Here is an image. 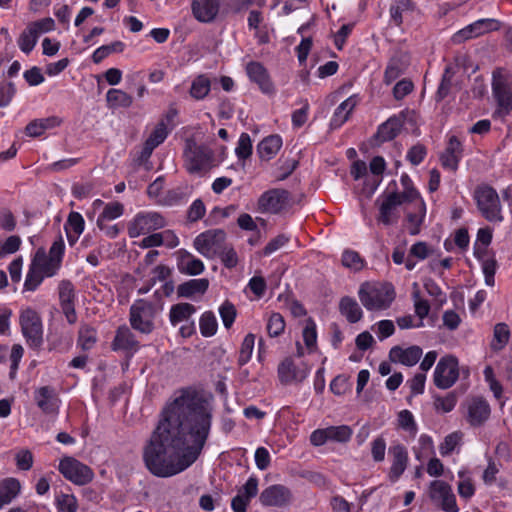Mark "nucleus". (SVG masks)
<instances>
[{
  "mask_svg": "<svg viewBox=\"0 0 512 512\" xmlns=\"http://www.w3.org/2000/svg\"><path fill=\"white\" fill-rule=\"evenodd\" d=\"M212 407L191 389L175 394L163 408L159 422L143 450L147 469L170 477L190 467L210 434Z\"/></svg>",
  "mask_w": 512,
  "mask_h": 512,
  "instance_id": "nucleus-1",
  "label": "nucleus"
},
{
  "mask_svg": "<svg viewBox=\"0 0 512 512\" xmlns=\"http://www.w3.org/2000/svg\"><path fill=\"white\" fill-rule=\"evenodd\" d=\"M492 96L496 103L495 119L504 120L512 111V72L497 68L492 72Z\"/></svg>",
  "mask_w": 512,
  "mask_h": 512,
  "instance_id": "nucleus-2",
  "label": "nucleus"
},
{
  "mask_svg": "<svg viewBox=\"0 0 512 512\" xmlns=\"http://www.w3.org/2000/svg\"><path fill=\"white\" fill-rule=\"evenodd\" d=\"M358 297L368 311H381L391 306L395 290L389 283L364 282L359 287Z\"/></svg>",
  "mask_w": 512,
  "mask_h": 512,
  "instance_id": "nucleus-3",
  "label": "nucleus"
},
{
  "mask_svg": "<svg viewBox=\"0 0 512 512\" xmlns=\"http://www.w3.org/2000/svg\"><path fill=\"white\" fill-rule=\"evenodd\" d=\"M162 310V305L146 299L135 300L129 311L131 327L141 334H151L156 329Z\"/></svg>",
  "mask_w": 512,
  "mask_h": 512,
  "instance_id": "nucleus-4",
  "label": "nucleus"
},
{
  "mask_svg": "<svg viewBox=\"0 0 512 512\" xmlns=\"http://www.w3.org/2000/svg\"><path fill=\"white\" fill-rule=\"evenodd\" d=\"M219 161L211 148L189 141L184 150V165L191 174L205 173L216 167Z\"/></svg>",
  "mask_w": 512,
  "mask_h": 512,
  "instance_id": "nucleus-5",
  "label": "nucleus"
},
{
  "mask_svg": "<svg viewBox=\"0 0 512 512\" xmlns=\"http://www.w3.org/2000/svg\"><path fill=\"white\" fill-rule=\"evenodd\" d=\"M415 196L416 190L412 188L403 193L392 192L378 197L376 200L379 208V214L377 216L378 223L384 226L396 224L400 217L399 207L407 203L408 197L415 198Z\"/></svg>",
  "mask_w": 512,
  "mask_h": 512,
  "instance_id": "nucleus-6",
  "label": "nucleus"
},
{
  "mask_svg": "<svg viewBox=\"0 0 512 512\" xmlns=\"http://www.w3.org/2000/svg\"><path fill=\"white\" fill-rule=\"evenodd\" d=\"M474 199L481 215L489 222L501 223L504 219L502 205L497 191L489 185L475 189Z\"/></svg>",
  "mask_w": 512,
  "mask_h": 512,
  "instance_id": "nucleus-7",
  "label": "nucleus"
},
{
  "mask_svg": "<svg viewBox=\"0 0 512 512\" xmlns=\"http://www.w3.org/2000/svg\"><path fill=\"white\" fill-rule=\"evenodd\" d=\"M19 324L28 346L40 347L43 343V324L39 313L31 307H22L19 312Z\"/></svg>",
  "mask_w": 512,
  "mask_h": 512,
  "instance_id": "nucleus-8",
  "label": "nucleus"
},
{
  "mask_svg": "<svg viewBox=\"0 0 512 512\" xmlns=\"http://www.w3.org/2000/svg\"><path fill=\"white\" fill-rule=\"evenodd\" d=\"M166 219L156 211H141L127 224V233L130 238L147 235L166 226Z\"/></svg>",
  "mask_w": 512,
  "mask_h": 512,
  "instance_id": "nucleus-9",
  "label": "nucleus"
},
{
  "mask_svg": "<svg viewBox=\"0 0 512 512\" xmlns=\"http://www.w3.org/2000/svg\"><path fill=\"white\" fill-rule=\"evenodd\" d=\"M253 0H238L231 6L234 12H239L252 3ZM220 10V0H193L191 11L194 18L201 23L214 21Z\"/></svg>",
  "mask_w": 512,
  "mask_h": 512,
  "instance_id": "nucleus-10",
  "label": "nucleus"
},
{
  "mask_svg": "<svg viewBox=\"0 0 512 512\" xmlns=\"http://www.w3.org/2000/svg\"><path fill=\"white\" fill-rule=\"evenodd\" d=\"M59 472L75 485L83 486L94 478L92 469L73 457H64L58 466Z\"/></svg>",
  "mask_w": 512,
  "mask_h": 512,
  "instance_id": "nucleus-11",
  "label": "nucleus"
},
{
  "mask_svg": "<svg viewBox=\"0 0 512 512\" xmlns=\"http://www.w3.org/2000/svg\"><path fill=\"white\" fill-rule=\"evenodd\" d=\"M226 233L222 229L207 230L194 239L193 246L202 256L212 259L225 244Z\"/></svg>",
  "mask_w": 512,
  "mask_h": 512,
  "instance_id": "nucleus-12",
  "label": "nucleus"
},
{
  "mask_svg": "<svg viewBox=\"0 0 512 512\" xmlns=\"http://www.w3.org/2000/svg\"><path fill=\"white\" fill-rule=\"evenodd\" d=\"M459 378V363L452 355L442 357L434 370V384L441 389L452 387Z\"/></svg>",
  "mask_w": 512,
  "mask_h": 512,
  "instance_id": "nucleus-13",
  "label": "nucleus"
},
{
  "mask_svg": "<svg viewBox=\"0 0 512 512\" xmlns=\"http://www.w3.org/2000/svg\"><path fill=\"white\" fill-rule=\"evenodd\" d=\"M289 205V192L278 188L265 191L257 201V209L263 214H278L287 209Z\"/></svg>",
  "mask_w": 512,
  "mask_h": 512,
  "instance_id": "nucleus-14",
  "label": "nucleus"
},
{
  "mask_svg": "<svg viewBox=\"0 0 512 512\" xmlns=\"http://www.w3.org/2000/svg\"><path fill=\"white\" fill-rule=\"evenodd\" d=\"M407 203L409 205L405 208L404 228L410 235H418L426 216V204L417 191L415 198H407Z\"/></svg>",
  "mask_w": 512,
  "mask_h": 512,
  "instance_id": "nucleus-15",
  "label": "nucleus"
},
{
  "mask_svg": "<svg viewBox=\"0 0 512 512\" xmlns=\"http://www.w3.org/2000/svg\"><path fill=\"white\" fill-rule=\"evenodd\" d=\"M353 435V430L348 425L329 426L323 429H316L310 435V442L313 446H322L327 442L346 443Z\"/></svg>",
  "mask_w": 512,
  "mask_h": 512,
  "instance_id": "nucleus-16",
  "label": "nucleus"
},
{
  "mask_svg": "<svg viewBox=\"0 0 512 512\" xmlns=\"http://www.w3.org/2000/svg\"><path fill=\"white\" fill-rule=\"evenodd\" d=\"M429 496L444 512H459L456 497L448 483L442 480L432 481L429 486Z\"/></svg>",
  "mask_w": 512,
  "mask_h": 512,
  "instance_id": "nucleus-17",
  "label": "nucleus"
},
{
  "mask_svg": "<svg viewBox=\"0 0 512 512\" xmlns=\"http://www.w3.org/2000/svg\"><path fill=\"white\" fill-rule=\"evenodd\" d=\"M292 500V493L289 488L281 484H274L265 488L260 496L259 501L266 507H283L288 505Z\"/></svg>",
  "mask_w": 512,
  "mask_h": 512,
  "instance_id": "nucleus-18",
  "label": "nucleus"
},
{
  "mask_svg": "<svg viewBox=\"0 0 512 512\" xmlns=\"http://www.w3.org/2000/svg\"><path fill=\"white\" fill-rule=\"evenodd\" d=\"M389 455L391 457V467L388 477L391 482H396L407 468L409 462L408 451L405 446L397 443L390 446Z\"/></svg>",
  "mask_w": 512,
  "mask_h": 512,
  "instance_id": "nucleus-19",
  "label": "nucleus"
},
{
  "mask_svg": "<svg viewBox=\"0 0 512 512\" xmlns=\"http://www.w3.org/2000/svg\"><path fill=\"white\" fill-rule=\"evenodd\" d=\"M498 29V22L494 19H479L465 28L459 30L453 39L455 42L465 41L474 37H478L490 31Z\"/></svg>",
  "mask_w": 512,
  "mask_h": 512,
  "instance_id": "nucleus-20",
  "label": "nucleus"
},
{
  "mask_svg": "<svg viewBox=\"0 0 512 512\" xmlns=\"http://www.w3.org/2000/svg\"><path fill=\"white\" fill-rule=\"evenodd\" d=\"M58 289L62 312L65 315L67 322L69 324H74L77 321L74 286L69 281H62L60 282Z\"/></svg>",
  "mask_w": 512,
  "mask_h": 512,
  "instance_id": "nucleus-21",
  "label": "nucleus"
},
{
  "mask_svg": "<svg viewBox=\"0 0 512 512\" xmlns=\"http://www.w3.org/2000/svg\"><path fill=\"white\" fill-rule=\"evenodd\" d=\"M258 493V479L255 476L248 478L246 483L238 490L231 501V508L234 512H246L252 498Z\"/></svg>",
  "mask_w": 512,
  "mask_h": 512,
  "instance_id": "nucleus-22",
  "label": "nucleus"
},
{
  "mask_svg": "<svg viewBox=\"0 0 512 512\" xmlns=\"http://www.w3.org/2000/svg\"><path fill=\"white\" fill-rule=\"evenodd\" d=\"M177 269L181 274L197 276L204 272L205 265L203 261L195 257L185 249H180L176 253Z\"/></svg>",
  "mask_w": 512,
  "mask_h": 512,
  "instance_id": "nucleus-23",
  "label": "nucleus"
},
{
  "mask_svg": "<svg viewBox=\"0 0 512 512\" xmlns=\"http://www.w3.org/2000/svg\"><path fill=\"white\" fill-rule=\"evenodd\" d=\"M34 400L44 414L52 415L58 413L60 400L52 387L43 386L37 388L34 391Z\"/></svg>",
  "mask_w": 512,
  "mask_h": 512,
  "instance_id": "nucleus-24",
  "label": "nucleus"
},
{
  "mask_svg": "<svg viewBox=\"0 0 512 512\" xmlns=\"http://www.w3.org/2000/svg\"><path fill=\"white\" fill-rule=\"evenodd\" d=\"M246 73L249 79L256 83L259 89L265 94L274 92V86L266 68L256 61H251L246 65Z\"/></svg>",
  "mask_w": 512,
  "mask_h": 512,
  "instance_id": "nucleus-25",
  "label": "nucleus"
},
{
  "mask_svg": "<svg viewBox=\"0 0 512 512\" xmlns=\"http://www.w3.org/2000/svg\"><path fill=\"white\" fill-rule=\"evenodd\" d=\"M468 422L473 426H479L490 416V406L486 400L477 397L468 402Z\"/></svg>",
  "mask_w": 512,
  "mask_h": 512,
  "instance_id": "nucleus-26",
  "label": "nucleus"
},
{
  "mask_svg": "<svg viewBox=\"0 0 512 512\" xmlns=\"http://www.w3.org/2000/svg\"><path fill=\"white\" fill-rule=\"evenodd\" d=\"M138 348L139 342L137 341L131 329L126 325L120 326L117 329L115 337L112 341V349L114 351L123 350L136 352Z\"/></svg>",
  "mask_w": 512,
  "mask_h": 512,
  "instance_id": "nucleus-27",
  "label": "nucleus"
},
{
  "mask_svg": "<svg viewBox=\"0 0 512 512\" xmlns=\"http://www.w3.org/2000/svg\"><path fill=\"white\" fill-rule=\"evenodd\" d=\"M422 356V349L419 346L408 348L393 347L389 352L390 360L401 363L405 366H414Z\"/></svg>",
  "mask_w": 512,
  "mask_h": 512,
  "instance_id": "nucleus-28",
  "label": "nucleus"
},
{
  "mask_svg": "<svg viewBox=\"0 0 512 512\" xmlns=\"http://www.w3.org/2000/svg\"><path fill=\"white\" fill-rule=\"evenodd\" d=\"M84 229L85 220L83 216L79 212L71 211L64 224V231L70 246L76 244Z\"/></svg>",
  "mask_w": 512,
  "mask_h": 512,
  "instance_id": "nucleus-29",
  "label": "nucleus"
},
{
  "mask_svg": "<svg viewBox=\"0 0 512 512\" xmlns=\"http://www.w3.org/2000/svg\"><path fill=\"white\" fill-rule=\"evenodd\" d=\"M403 123L401 115L390 117L386 122L382 123L375 135L378 142L383 143L393 140L401 131Z\"/></svg>",
  "mask_w": 512,
  "mask_h": 512,
  "instance_id": "nucleus-30",
  "label": "nucleus"
},
{
  "mask_svg": "<svg viewBox=\"0 0 512 512\" xmlns=\"http://www.w3.org/2000/svg\"><path fill=\"white\" fill-rule=\"evenodd\" d=\"M417 10L416 4L412 0H393L389 13L391 21L395 26H401L404 18Z\"/></svg>",
  "mask_w": 512,
  "mask_h": 512,
  "instance_id": "nucleus-31",
  "label": "nucleus"
},
{
  "mask_svg": "<svg viewBox=\"0 0 512 512\" xmlns=\"http://www.w3.org/2000/svg\"><path fill=\"white\" fill-rule=\"evenodd\" d=\"M168 136L167 126L164 122L158 123L144 143L141 158L147 159L153 150L165 141Z\"/></svg>",
  "mask_w": 512,
  "mask_h": 512,
  "instance_id": "nucleus-32",
  "label": "nucleus"
},
{
  "mask_svg": "<svg viewBox=\"0 0 512 512\" xmlns=\"http://www.w3.org/2000/svg\"><path fill=\"white\" fill-rule=\"evenodd\" d=\"M278 377L284 384L299 382L307 377L306 371L299 370L292 359H284L278 366Z\"/></svg>",
  "mask_w": 512,
  "mask_h": 512,
  "instance_id": "nucleus-33",
  "label": "nucleus"
},
{
  "mask_svg": "<svg viewBox=\"0 0 512 512\" xmlns=\"http://www.w3.org/2000/svg\"><path fill=\"white\" fill-rule=\"evenodd\" d=\"M359 99L357 95H352L344 100L335 110L330 125L336 129L341 127L349 118L351 112L357 106Z\"/></svg>",
  "mask_w": 512,
  "mask_h": 512,
  "instance_id": "nucleus-34",
  "label": "nucleus"
},
{
  "mask_svg": "<svg viewBox=\"0 0 512 512\" xmlns=\"http://www.w3.org/2000/svg\"><path fill=\"white\" fill-rule=\"evenodd\" d=\"M61 123L62 120L57 116L35 119L26 126L25 131L30 137H38L46 130L60 126Z\"/></svg>",
  "mask_w": 512,
  "mask_h": 512,
  "instance_id": "nucleus-35",
  "label": "nucleus"
},
{
  "mask_svg": "<svg viewBox=\"0 0 512 512\" xmlns=\"http://www.w3.org/2000/svg\"><path fill=\"white\" fill-rule=\"evenodd\" d=\"M282 144V138L279 135H270L264 138L257 145V152L259 157L262 160L269 161L276 156V154L281 149Z\"/></svg>",
  "mask_w": 512,
  "mask_h": 512,
  "instance_id": "nucleus-36",
  "label": "nucleus"
},
{
  "mask_svg": "<svg viewBox=\"0 0 512 512\" xmlns=\"http://www.w3.org/2000/svg\"><path fill=\"white\" fill-rule=\"evenodd\" d=\"M209 287V281L205 278L192 279L178 286L177 292L180 297L193 298L196 295H203Z\"/></svg>",
  "mask_w": 512,
  "mask_h": 512,
  "instance_id": "nucleus-37",
  "label": "nucleus"
},
{
  "mask_svg": "<svg viewBox=\"0 0 512 512\" xmlns=\"http://www.w3.org/2000/svg\"><path fill=\"white\" fill-rule=\"evenodd\" d=\"M21 490V484L16 478H6L0 481V509L10 504Z\"/></svg>",
  "mask_w": 512,
  "mask_h": 512,
  "instance_id": "nucleus-38",
  "label": "nucleus"
},
{
  "mask_svg": "<svg viewBox=\"0 0 512 512\" xmlns=\"http://www.w3.org/2000/svg\"><path fill=\"white\" fill-rule=\"evenodd\" d=\"M32 262L41 270L47 277L54 276L59 270L61 264L54 259L47 256L44 249H38L35 253Z\"/></svg>",
  "mask_w": 512,
  "mask_h": 512,
  "instance_id": "nucleus-39",
  "label": "nucleus"
},
{
  "mask_svg": "<svg viewBox=\"0 0 512 512\" xmlns=\"http://www.w3.org/2000/svg\"><path fill=\"white\" fill-rule=\"evenodd\" d=\"M196 313V308L190 303L172 305L169 311V321L172 326H178L180 321H186Z\"/></svg>",
  "mask_w": 512,
  "mask_h": 512,
  "instance_id": "nucleus-40",
  "label": "nucleus"
},
{
  "mask_svg": "<svg viewBox=\"0 0 512 512\" xmlns=\"http://www.w3.org/2000/svg\"><path fill=\"white\" fill-rule=\"evenodd\" d=\"M339 308L341 314L344 315L350 323L358 322L363 316L361 307L356 300L351 297H343L340 301Z\"/></svg>",
  "mask_w": 512,
  "mask_h": 512,
  "instance_id": "nucleus-41",
  "label": "nucleus"
},
{
  "mask_svg": "<svg viewBox=\"0 0 512 512\" xmlns=\"http://www.w3.org/2000/svg\"><path fill=\"white\" fill-rule=\"evenodd\" d=\"M97 342V331L94 327L82 324L79 328L77 344L82 350H90Z\"/></svg>",
  "mask_w": 512,
  "mask_h": 512,
  "instance_id": "nucleus-42",
  "label": "nucleus"
},
{
  "mask_svg": "<svg viewBox=\"0 0 512 512\" xmlns=\"http://www.w3.org/2000/svg\"><path fill=\"white\" fill-rule=\"evenodd\" d=\"M210 79L204 75H198L191 83L190 95L196 100L204 99L210 92Z\"/></svg>",
  "mask_w": 512,
  "mask_h": 512,
  "instance_id": "nucleus-43",
  "label": "nucleus"
},
{
  "mask_svg": "<svg viewBox=\"0 0 512 512\" xmlns=\"http://www.w3.org/2000/svg\"><path fill=\"white\" fill-rule=\"evenodd\" d=\"M406 68V63L402 57H393L388 62L384 73V82L391 84L394 80L403 74Z\"/></svg>",
  "mask_w": 512,
  "mask_h": 512,
  "instance_id": "nucleus-44",
  "label": "nucleus"
},
{
  "mask_svg": "<svg viewBox=\"0 0 512 512\" xmlns=\"http://www.w3.org/2000/svg\"><path fill=\"white\" fill-rule=\"evenodd\" d=\"M398 428L404 430L408 435L414 438L417 434L418 427L411 411L404 409L397 415Z\"/></svg>",
  "mask_w": 512,
  "mask_h": 512,
  "instance_id": "nucleus-45",
  "label": "nucleus"
},
{
  "mask_svg": "<svg viewBox=\"0 0 512 512\" xmlns=\"http://www.w3.org/2000/svg\"><path fill=\"white\" fill-rule=\"evenodd\" d=\"M492 241V230L490 228H480L477 232L476 241L474 243V255L481 259L486 253L487 247Z\"/></svg>",
  "mask_w": 512,
  "mask_h": 512,
  "instance_id": "nucleus-46",
  "label": "nucleus"
},
{
  "mask_svg": "<svg viewBox=\"0 0 512 512\" xmlns=\"http://www.w3.org/2000/svg\"><path fill=\"white\" fill-rule=\"evenodd\" d=\"M106 100L110 107H130L132 105L133 99L126 92L119 89H110L106 94Z\"/></svg>",
  "mask_w": 512,
  "mask_h": 512,
  "instance_id": "nucleus-47",
  "label": "nucleus"
},
{
  "mask_svg": "<svg viewBox=\"0 0 512 512\" xmlns=\"http://www.w3.org/2000/svg\"><path fill=\"white\" fill-rule=\"evenodd\" d=\"M510 338V331L505 323H498L494 328L493 340L491 348L499 351L505 347Z\"/></svg>",
  "mask_w": 512,
  "mask_h": 512,
  "instance_id": "nucleus-48",
  "label": "nucleus"
},
{
  "mask_svg": "<svg viewBox=\"0 0 512 512\" xmlns=\"http://www.w3.org/2000/svg\"><path fill=\"white\" fill-rule=\"evenodd\" d=\"M57 512H77L78 500L73 494L61 493L55 498Z\"/></svg>",
  "mask_w": 512,
  "mask_h": 512,
  "instance_id": "nucleus-49",
  "label": "nucleus"
},
{
  "mask_svg": "<svg viewBox=\"0 0 512 512\" xmlns=\"http://www.w3.org/2000/svg\"><path fill=\"white\" fill-rule=\"evenodd\" d=\"M47 276L31 261L28 273L24 282V289L35 291Z\"/></svg>",
  "mask_w": 512,
  "mask_h": 512,
  "instance_id": "nucleus-50",
  "label": "nucleus"
},
{
  "mask_svg": "<svg viewBox=\"0 0 512 512\" xmlns=\"http://www.w3.org/2000/svg\"><path fill=\"white\" fill-rule=\"evenodd\" d=\"M217 320L215 315L210 312H204L199 320V329L204 337H211L217 332Z\"/></svg>",
  "mask_w": 512,
  "mask_h": 512,
  "instance_id": "nucleus-51",
  "label": "nucleus"
},
{
  "mask_svg": "<svg viewBox=\"0 0 512 512\" xmlns=\"http://www.w3.org/2000/svg\"><path fill=\"white\" fill-rule=\"evenodd\" d=\"M254 344H255V335L252 333H249L245 336L243 339V342L240 347L239 351V357H238V364L240 366H243L247 364L253 354L254 350Z\"/></svg>",
  "mask_w": 512,
  "mask_h": 512,
  "instance_id": "nucleus-52",
  "label": "nucleus"
},
{
  "mask_svg": "<svg viewBox=\"0 0 512 512\" xmlns=\"http://www.w3.org/2000/svg\"><path fill=\"white\" fill-rule=\"evenodd\" d=\"M457 403L455 394L448 393L445 396H435L433 400V406L437 413H448L451 412Z\"/></svg>",
  "mask_w": 512,
  "mask_h": 512,
  "instance_id": "nucleus-53",
  "label": "nucleus"
},
{
  "mask_svg": "<svg viewBox=\"0 0 512 512\" xmlns=\"http://www.w3.org/2000/svg\"><path fill=\"white\" fill-rule=\"evenodd\" d=\"M413 287L414 291L412 293V298L414 301L415 314L419 317V320L423 321V319L429 314L430 305L427 300L420 297V291L418 290L417 283H414Z\"/></svg>",
  "mask_w": 512,
  "mask_h": 512,
  "instance_id": "nucleus-54",
  "label": "nucleus"
},
{
  "mask_svg": "<svg viewBox=\"0 0 512 512\" xmlns=\"http://www.w3.org/2000/svg\"><path fill=\"white\" fill-rule=\"evenodd\" d=\"M235 154L239 160H246L252 154V141L248 133H242L235 148Z\"/></svg>",
  "mask_w": 512,
  "mask_h": 512,
  "instance_id": "nucleus-55",
  "label": "nucleus"
},
{
  "mask_svg": "<svg viewBox=\"0 0 512 512\" xmlns=\"http://www.w3.org/2000/svg\"><path fill=\"white\" fill-rule=\"evenodd\" d=\"M124 206L119 202L107 203L101 214L98 216V220L112 221L123 215Z\"/></svg>",
  "mask_w": 512,
  "mask_h": 512,
  "instance_id": "nucleus-56",
  "label": "nucleus"
},
{
  "mask_svg": "<svg viewBox=\"0 0 512 512\" xmlns=\"http://www.w3.org/2000/svg\"><path fill=\"white\" fill-rule=\"evenodd\" d=\"M55 22L51 17L42 18L40 20L31 22L27 25L36 37H40L42 34L48 33L54 30Z\"/></svg>",
  "mask_w": 512,
  "mask_h": 512,
  "instance_id": "nucleus-57",
  "label": "nucleus"
},
{
  "mask_svg": "<svg viewBox=\"0 0 512 512\" xmlns=\"http://www.w3.org/2000/svg\"><path fill=\"white\" fill-rule=\"evenodd\" d=\"M458 476L461 479L458 483V493L460 497L469 499L475 493L474 485L471 479L467 476L466 470H460Z\"/></svg>",
  "mask_w": 512,
  "mask_h": 512,
  "instance_id": "nucleus-58",
  "label": "nucleus"
},
{
  "mask_svg": "<svg viewBox=\"0 0 512 512\" xmlns=\"http://www.w3.org/2000/svg\"><path fill=\"white\" fill-rule=\"evenodd\" d=\"M485 382L488 384L494 397L500 399L503 394L502 384L496 379L494 370L491 366H486L483 371Z\"/></svg>",
  "mask_w": 512,
  "mask_h": 512,
  "instance_id": "nucleus-59",
  "label": "nucleus"
},
{
  "mask_svg": "<svg viewBox=\"0 0 512 512\" xmlns=\"http://www.w3.org/2000/svg\"><path fill=\"white\" fill-rule=\"evenodd\" d=\"M266 329L270 337H277L282 334L285 329L283 316L280 313H273L267 321Z\"/></svg>",
  "mask_w": 512,
  "mask_h": 512,
  "instance_id": "nucleus-60",
  "label": "nucleus"
},
{
  "mask_svg": "<svg viewBox=\"0 0 512 512\" xmlns=\"http://www.w3.org/2000/svg\"><path fill=\"white\" fill-rule=\"evenodd\" d=\"M216 256L221 259L222 264L228 269L236 267L239 261L236 250L225 244Z\"/></svg>",
  "mask_w": 512,
  "mask_h": 512,
  "instance_id": "nucleus-61",
  "label": "nucleus"
},
{
  "mask_svg": "<svg viewBox=\"0 0 512 512\" xmlns=\"http://www.w3.org/2000/svg\"><path fill=\"white\" fill-rule=\"evenodd\" d=\"M342 264L354 271H359L364 266V261L360 255L353 250H346L342 254Z\"/></svg>",
  "mask_w": 512,
  "mask_h": 512,
  "instance_id": "nucleus-62",
  "label": "nucleus"
},
{
  "mask_svg": "<svg viewBox=\"0 0 512 512\" xmlns=\"http://www.w3.org/2000/svg\"><path fill=\"white\" fill-rule=\"evenodd\" d=\"M302 336L305 345L307 348L312 349L316 346L317 343V331H316V324L314 320L311 318H308L305 321V326L302 331Z\"/></svg>",
  "mask_w": 512,
  "mask_h": 512,
  "instance_id": "nucleus-63",
  "label": "nucleus"
},
{
  "mask_svg": "<svg viewBox=\"0 0 512 512\" xmlns=\"http://www.w3.org/2000/svg\"><path fill=\"white\" fill-rule=\"evenodd\" d=\"M38 37L26 27L18 39V46L22 52L29 54L35 47Z\"/></svg>",
  "mask_w": 512,
  "mask_h": 512,
  "instance_id": "nucleus-64",
  "label": "nucleus"
}]
</instances>
